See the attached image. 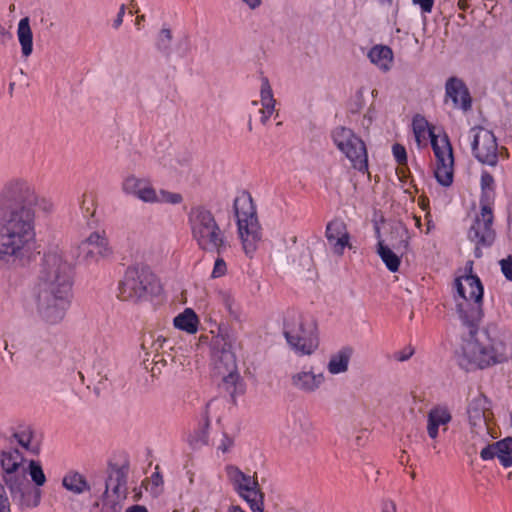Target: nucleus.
<instances>
[{
  "label": "nucleus",
  "instance_id": "obj_1",
  "mask_svg": "<svg viewBox=\"0 0 512 512\" xmlns=\"http://www.w3.org/2000/svg\"><path fill=\"white\" fill-rule=\"evenodd\" d=\"M35 185L14 177L0 190V261L15 263L27 257L36 241L35 210L28 206Z\"/></svg>",
  "mask_w": 512,
  "mask_h": 512
},
{
  "label": "nucleus",
  "instance_id": "obj_2",
  "mask_svg": "<svg viewBox=\"0 0 512 512\" xmlns=\"http://www.w3.org/2000/svg\"><path fill=\"white\" fill-rule=\"evenodd\" d=\"M72 266L59 247L48 249L42 258L31 298L38 319L46 326L60 324L70 307Z\"/></svg>",
  "mask_w": 512,
  "mask_h": 512
},
{
  "label": "nucleus",
  "instance_id": "obj_3",
  "mask_svg": "<svg viewBox=\"0 0 512 512\" xmlns=\"http://www.w3.org/2000/svg\"><path fill=\"white\" fill-rule=\"evenodd\" d=\"M474 326H467L469 334L462 338L455 351L460 368L465 371L485 369L506 362L512 356V346L494 328L478 330Z\"/></svg>",
  "mask_w": 512,
  "mask_h": 512
},
{
  "label": "nucleus",
  "instance_id": "obj_4",
  "mask_svg": "<svg viewBox=\"0 0 512 512\" xmlns=\"http://www.w3.org/2000/svg\"><path fill=\"white\" fill-rule=\"evenodd\" d=\"M62 487L73 495L90 493L94 498V506L101 507L104 512H119L127 496L126 474L121 468H113L104 484L97 487L92 485L86 477L78 471L66 472L61 481Z\"/></svg>",
  "mask_w": 512,
  "mask_h": 512
},
{
  "label": "nucleus",
  "instance_id": "obj_5",
  "mask_svg": "<svg viewBox=\"0 0 512 512\" xmlns=\"http://www.w3.org/2000/svg\"><path fill=\"white\" fill-rule=\"evenodd\" d=\"M27 460L15 448L0 453L1 476L13 501L20 508H34L40 504L41 491L31 487L27 479Z\"/></svg>",
  "mask_w": 512,
  "mask_h": 512
},
{
  "label": "nucleus",
  "instance_id": "obj_6",
  "mask_svg": "<svg viewBox=\"0 0 512 512\" xmlns=\"http://www.w3.org/2000/svg\"><path fill=\"white\" fill-rule=\"evenodd\" d=\"M188 224L191 236L201 250L220 255L230 247L225 232L208 208L201 205L192 207L188 213Z\"/></svg>",
  "mask_w": 512,
  "mask_h": 512
},
{
  "label": "nucleus",
  "instance_id": "obj_7",
  "mask_svg": "<svg viewBox=\"0 0 512 512\" xmlns=\"http://www.w3.org/2000/svg\"><path fill=\"white\" fill-rule=\"evenodd\" d=\"M283 333L290 348L298 355H311L318 349L317 324L301 313L292 311L286 314Z\"/></svg>",
  "mask_w": 512,
  "mask_h": 512
},
{
  "label": "nucleus",
  "instance_id": "obj_8",
  "mask_svg": "<svg viewBox=\"0 0 512 512\" xmlns=\"http://www.w3.org/2000/svg\"><path fill=\"white\" fill-rule=\"evenodd\" d=\"M456 310L466 326L475 325L481 318L483 286L477 276L465 275L455 280Z\"/></svg>",
  "mask_w": 512,
  "mask_h": 512
},
{
  "label": "nucleus",
  "instance_id": "obj_9",
  "mask_svg": "<svg viewBox=\"0 0 512 512\" xmlns=\"http://www.w3.org/2000/svg\"><path fill=\"white\" fill-rule=\"evenodd\" d=\"M233 209L243 250L251 256L261 240V228L250 194L239 193L234 199Z\"/></svg>",
  "mask_w": 512,
  "mask_h": 512
},
{
  "label": "nucleus",
  "instance_id": "obj_10",
  "mask_svg": "<svg viewBox=\"0 0 512 512\" xmlns=\"http://www.w3.org/2000/svg\"><path fill=\"white\" fill-rule=\"evenodd\" d=\"M160 284L156 275L146 266H130L118 284V298L138 302L157 294Z\"/></svg>",
  "mask_w": 512,
  "mask_h": 512
},
{
  "label": "nucleus",
  "instance_id": "obj_11",
  "mask_svg": "<svg viewBox=\"0 0 512 512\" xmlns=\"http://www.w3.org/2000/svg\"><path fill=\"white\" fill-rule=\"evenodd\" d=\"M121 191L126 196L137 199L145 204H170L182 203L183 196L180 193L166 189H157L150 178L140 177L133 173L126 175L121 181Z\"/></svg>",
  "mask_w": 512,
  "mask_h": 512
},
{
  "label": "nucleus",
  "instance_id": "obj_12",
  "mask_svg": "<svg viewBox=\"0 0 512 512\" xmlns=\"http://www.w3.org/2000/svg\"><path fill=\"white\" fill-rule=\"evenodd\" d=\"M331 139L337 149L359 172L368 170V153L364 141L350 128L338 126L331 132Z\"/></svg>",
  "mask_w": 512,
  "mask_h": 512
},
{
  "label": "nucleus",
  "instance_id": "obj_13",
  "mask_svg": "<svg viewBox=\"0 0 512 512\" xmlns=\"http://www.w3.org/2000/svg\"><path fill=\"white\" fill-rule=\"evenodd\" d=\"M473 156L482 164L496 166L504 148H499L494 133L483 127H474L469 131Z\"/></svg>",
  "mask_w": 512,
  "mask_h": 512
},
{
  "label": "nucleus",
  "instance_id": "obj_14",
  "mask_svg": "<svg viewBox=\"0 0 512 512\" xmlns=\"http://www.w3.org/2000/svg\"><path fill=\"white\" fill-rule=\"evenodd\" d=\"M225 471L235 491L247 502L251 511L264 512L263 494L258 487V482L234 465H228Z\"/></svg>",
  "mask_w": 512,
  "mask_h": 512
},
{
  "label": "nucleus",
  "instance_id": "obj_15",
  "mask_svg": "<svg viewBox=\"0 0 512 512\" xmlns=\"http://www.w3.org/2000/svg\"><path fill=\"white\" fill-rule=\"evenodd\" d=\"M432 149L436 158L435 178L440 185L448 187L454 176V156L448 136L443 133L441 138H433Z\"/></svg>",
  "mask_w": 512,
  "mask_h": 512
},
{
  "label": "nucleus",
  "instance_id": "obj_16",
  "mask_svg": "<svg viewBox=\"0 0 512 512\" xmlns=\"http://www.w3.org/2000/svg\"><path fill=\"white\" fill-rule=\"evenodd\" d=\"M326 382L324 372L314 366L303 367L294 372L290 377L291 386L304 394H314L319 391Z\"/></svg>",
  "mask_w": 512,
  "mask_h": 512
},
{
  "label": "nucleus",
  "instance_id": "obj_17",
  "mask_svg": "<svg viewBox=\"0 0 512 512\" xmlns=\"http://www.w3.org/2000/svg\"><path fill=\"white\" fill-rule=\"evenodd\" d=\"M492 223V208L489 203H483L480 214L476 217L474 224L468 232L469 239L477 245H490L494 240Z\"/></svg>",
  "mask_w": 512,
  "mask_h": 512
},
{
  "label": "nucleus",
  "instance_id": "obj_18",
  "mask_svg": "<svg viewBox=\"0 0 512 512\" xmlns=\"http://www.w3.org/2000/svg\"><path fill=\"white\" fill-rule=\"evenodd\" d=\"M326 238L330 248L336 255H343L346 247H350V235L342 220H333L326 227Z\"/></svg>",
  "mask_w": 512,
  "mask_h": 512
},
{
  "label": "nucleus",
  "instance_id": "obj_19",
  "mask_svg": "<svg viewBox=\"0 0 512 512\" xmlns=\"http://www.w3.org/2000/svg\"><path fill=\"white\" fill-rule=\"evenodd\" d=\"M452 420L450 409L445 405H436L427 413L426 430L428 436L432 440H436L439 436L440 429L447 430L448 424Z\"/></svg>",
  "mask_w": 512,
  "mask_h": 512
},
{
  "label": "nucleus",
  "instance_id": "obj_20",
  "mask_svg": "<svg viewBox=\"0 0 512 512\" xmlns=\"http://www.w3.org/2000/svg\"><path fill=\"white\" fill-rule=\"evenodd\" d=\"M446 97L453 103L454 108L464 112L471 108L470 93L464 82L458 78H450L445 86Z\"/></svg>",
  "mask_w": 512,
  "mask_h": 512
},
{
  "label": "nucleus",
  "instance_id": "obj_21",
  "mask_svg": "<svg viewBox=\"0 0 512 512\" xmlns=\"http://www.w3.org/2000/svg\"><path fill=\"white\" fill-rule=\"evenodd\" d=\"M260 100L253 101V105L260 104L262 107L259 110L260 113V122L263 125H266L270 119V117L276 111L277 101L274 97V93L272 87L270 85L269 80L266 77L261 78V84L259 89Z\"/></svg>",
  "mask_w": 512,
  "mask_h": 512
},
{
  "label": "nucleus",
  "instance_id": "obj_22",
  "mask_svg": "<svg viewBox=\"0 0 512 512\" xmlns=\"http://www.w3.org/2000/svg\"><path fill=\"white\" fill-rule=\"evenodd\" d=\"M12 437L27 452L33 455L40 452L41 439L30 425L18 426Z\"/></svg>",
  "mask_w": 512,
  "mask_h": 512
},
{
  "label": "nucleus",
  "instance_id": "obj_23",
  "mask_svg": "<svg viewBox=\"0 0 512 512\" xmlns=\"http://www.w3.org/2000/svg\"><path fill=\"white\" fill-rule=\"evenodd\" d=\"M222 358L225 362V371H222V367L217 365V370L220 375H222V383L224 388L231 394L235 393L237 390V384L239 382L240 376L236 369V361L235 357L230 352H223Z\"/></svg>",
  "mask_w": 512,
  "mask_h": 512
},
{
  "label": "nucleus",
  "instance_id": "obj_24",
  "mask_svg": "<svg viewBox=\"0 0 512 512\" xmlns=\"http://www.w3.org/2000/svg\"><path fill=\"white\" fill-rule=\"evenodd\" d=\"M353 352L352 347L344 346L332 353L326 364L328 373L334 376L348 372Z\"/></svg>",
  "mask_w": 512,
  "mask_h": 512
},
{
  "label": "nucleus",
  "instance_id": "obj_25",
  "mask_svg": "<svg viewBox=\"0 0 512 512\" xmlns=\"http://www.w3.org/2000/svg\"><path fill=\"white\" fill-rule=\"evenodd\" d=\"M370 62L382 72L391 70L394 61L392 49L386 45H374L367 54Z\"/></svg>",
  "mask_w": 512,
  "mask_h": 512
},
{
  "label": "nucleus",
  "instance_id": "obj_26",
  "mask_svg": "<svg viewBox=\"0 0 512 512\" xmlns=\"http://www.w3.org/2000/svg\"><path fill=\"white\" fill-rule=\"evenodd\" d=\"M493 439L488 423L470 425V433L467 437V453H475Z\"/></svg>",
  "mask_w": 512,
  "mask_h": 512
},
{
  "label": "nucleus",
  "instance_id": "obj_27",
  "mask_svg": "<svg viewBox=\"0 0 512 512\" xmlns=\"http://www.w3.org/2000/svg\"><path fill=\"white\" fill-rule=\"evenodd\" d=\"M489 401L483 395H478L471 400L468 406V417L470 425L488 423Z\"/></svg>",
  "mask_w": 512,
  "mask_h": 512
},
{
  "label": "nucleus",
  "instance_id": "obj_28",
  "mask_svg": "<svg viewBox=\"0 0 512 512\" xmlns=\"http://www.w3.org/2000/svg\"><path fill=\"white\" fill-rule=\"evenodd\" d=\"M16 34L21 48L22 57H30L33 53V32L30 26L29 17H24L19 20Z\"/></svg>",
  "mask_w": 512,
  "mask_h": 512
},
{
  "label": "nucleus",
  "instance_id": "obj_29",
  "mask_svg": "<svg viewBox=\"0 0 512 512\" xmlns=\"http://www.w3.org/2000/svg\"><path fill=\"white\" fill-rule=\"evenodd\" d=\"M173 324L181 331L195 334L198 331L199 318L193 309L186 308L173 319Z\"/></svg>",
  "mask_w": 512,
  "mask_h": 512
},
{
  "label": "nucleus",
  "instance_id": "obj_30",
  "mask_svg": "<svg viewBox=\"0 0 512 512\" xmlns=\"http://www.w3.org/2000/svg\"><path fill=\"white\" fill-rule=\"evenodd\" d=\"M82 245H90L96 249V253L101 258H108L113 254L105 232L94 231L83 242Z\"/></svg>",
  "mask_w": 512,
  "mask_h": 512
},
{
  "label": "nucleus",
  "instance_id": "obj_31",
  "mask_svg": "<svg viewBox=\"0 0 512 512\" xmlns=\"http://www.w3.org/2000/svg\"><path fill=\"white\" fill-rule=\"evenodd\" d=\"M379 234V230L377 229ZM377 254L390 272H397L401 264L400 256L384 243L378 235Z\"/></svg>",
  "mask_w": 512,
  "mask_h": 512
},
{
  "label": "nucleus",
  "instance_id": "obj_32",
  "mask_svg": "<svg viewBox=\"0 0 512 512\" xmlns=\"http://www.w3.org/2000/svg\"><path fill=\"white\" fill-rule=\"evenodd\" d=\"M412 126L415 141L418 147L426 145L429 138L432 142L433 138H441L443 136V134L436 135L430 129L428 122L424 118H414Z\"/></svg>",
  "mask_w": 512,
  "mask_h": 512
},
{
  "label": "nucleus",
  "instance_id": "obj_33",
  "mask_svg": "<svg viewBox=\"0 0 512 512\" xmlns=\"http://www.w3.org/2000/svg\"><path fill=\"white\" fill-rule=\"evenodd\" d=\"M28 206L35 210V214L39 213L45 217L52 215L56 210L53 199L49 196L39 194L37 190H35L34 196L30 199Z\"/></svg>",
  "mask_w": 512,
  "mask_h": 512
},
{
  "label": "nucleus",
  "instance_id": "obj_34",
  "mask_svg": "<svg viewBox=\"0 0 512 512\" xmlns=\"http://www.w3.org/2000/svg\"><path fill=\"white\" fill-rule=\"evenodd\" d=\"M218 301L226 308L227 312L234 319H239L242 315L241 305L236 300L234 294L228 289H221L217 293Z\"/></svg>",
  "mask_w": 512,
  "mask_h": 512
},
{
  "label": "nucleus",
  "instance_id": "obj_35",
  "mask_svg": "<svg viewBox=\"0 0 512 512\" xmlns=\"http://www.w3.org/2000/svg\"><path fill=\"white\" fill-rule=\"evenodd\" d=\"M27 473H29L32 482L37 486L41 487L46 483V476L43 471L42 465L39 461L30 460L26 463Z\"/></svg>",
  "mask_w": 512,
  "mask_h": 512
},
{
  "label": "nucleus",
  "instance_id": "obj_36",
  "mask_svg": "<svg viewBox=\"0 0 512 512\" xmlns=\"http://www.w3.org/2000/svg\"><path fill=\"white\" fill-rule=\"evenodd\" d=\"M392 234L399 239L396 243L392 244L394 249L397 251L407 250L410 240V234L407 228L402 225H396L393 228Z\"/></svg>",
  "mask_w": 512,
  "mask_h": 512
},
{
  "label": "nucleus",
  "instance_id": "obj_37",
  "mask_svg": "<svg viewBox=\"0 0 512 512\" xmlns=\"http://www.w3.org/2000/svg\"><path fill=\"white\" fill-rule=\"evenodd\" d=\"M480 185H481L482 194H483L482 199H481V205H482L483 203H488V200L494 190L493 176L489 172L483 171L481 174Z\"/></svg>",
  "mask_w": 512,
  "mask_h": 512
},
{
  "label": "nucleus",
  "instance_id": "obj_38",
  "mask_svg": "<svg viewBox=\"0 0 512 512\" xmlns=\"http://www.w3.org/2000/svg\"><path fill=\"white\" fill-rule=\"evenodd\" d=\"M187 441L189 445L198 449L208 443V431L206 427L199 428L195 430L193 433L189 434Z\"/></svg>",
  "mask_w": 512,
  "mask_h": 512
},
{
  "label": "nucleus",
  "instance_id": "obj_39",
  "mask_svg": "<svg viewBox=\"0 0 512 512\" xmlns=\"http://www.w3.org/2000/svg\"><path fill=\"white\" fill-rule=\"evenodd\" d=\"M171 42H172V31L167 27H163L157 35V39H156L157 49L163 53H168L170 51Z\"/></svg>",
  "mask_w": 512,
  "mask_h": 512
},
{
  "label": "nucleus",
  "instance_id": "obj_40",
  "mask_svg": "<svg viewBox=\"0 0 512 512\" xmlns=\"http://www.w3.org/2000/svg\"><path fill=\"white\" fill-rule=\"evenodd\" d=\"M164 480L159 471H155L151 474L147 485L146 490L149 491L154 497L160 495L163 490Z\"/></svg>",
  "mask_w": 512,
  "mask_h": 512
},
{
  "label": "nucleus",
  "instance_id": "obj_41",
  "mask_svg": "<svg viewBox=\"0 0 512 512\" xmlns=\"http://www.w3.org/2000/svg\"><path fill=\"white\" fill-rule=\"evenodd\" d=\"M165 342V338L161 336L155 337L154 335H149V337H145L142 342V349L149 350L151 349L153 352H157L160 348H162Z\"/></svg>",
  "mask_w": 512,
  "mask_h": 512
},
{
  "label": "nucleus",
  "instance_id": "obj_42",
  "mask_svg": "<svg viewBox=\"0 0 512 512\" xmlns=\"http://www.w3.org/2000/svg\"><path fill=\"white\" fill-rule=\"evenodd\" d=\"M498 455L499 452L498 449L496 448V443L491 444L490 442H488L486 445L481 447L480 457L484 461L492 460L495 457H498Z\"/></svg>",
  "mask_w": 512,
  "mask_h": 512
},
{
  "label": "nucleus",
  "instance_id": "obj_43",
  "mask_svg": "<svg viewBox=\"0 0 512 512\" xmlns=\"http://www.w3.org/2000/svg\"><path fill=\"white\" fill-rule=\"evenodd\" d=\"M392 153H393V156H394L396 162L399 165L406 164V162H407V153H406V149H405V147L403 145H401V144H394L392 146Z\"/></svg>",
  "mask_w": 512,
  "mask_h": 512
},
{
  "label": "nucleus",
  "instance_id": "obj_44",
  "mask_svg": "<svg viewBox=\"0 0 512 512\" xmlns=\"http://www.w3.org/2000/svg\"><path fill=\"white\" fill-rule=\"evenodd\" d=\"M227 272V265H226V262L218 257L216 260H215V263H214V267H213V270H212V273H211V277L212 278H220L222 276H224Z\"/></svg>",
  "mask_w": 512,
  "mask_h": 512
},
{
  "label": "nucleus",
  "instance_id": "obj_45",
  "mask_svg": "<svg viewBox=\"0 0 512 512\" xmlns=\"http://www.w3.org/2000/svg\"><path fill=\"white\" fill-rule=\"evenodd\" d=\"M0 512H11V502L4 486L0 483Z\"/></svg>",
  "mask_w": 512,
  "mask_h": 512
},
{
  "label": "nucleus",
  "instance_id": "obj_46",
  "mask_svg": "<svg viewBox=\"0 0 512 512\" xmlns=\"http://www.w3.org/2000/svg\"><path fill=\"white\" fill-rule=\"evenodd\" d=\"M414 354V348L412 346H406L404 349L395 352L394 359L399 362L409 360Z\"/></svg>",
  "mask_w": 512,
  "mask_h": 512
},
{
  "label": "nucleus",
  "instance_id": "obj_47",
  "mask_svg": "<svg viewBox=\"0 0 512 512\" xmlns=\"http://www.w3.org/2000/svg\"><path fill=\"white\" fill-rule=\"evenodd\" d=\"M496 448L499 454L512 453V438L508 437L496 442Z\"/></svg>",
  "mask_w": 512,
  "mask_h": 512
},
{
  "label": "nucleus",
  "instance_id": "obj_48",
  "mask_svg": "<svg viewBox=\"0 0 512 512\" xmlns=\"http://www.w3.org/2000/svg\"><path fill=\"white\" fill-rule=\"evenodd\" d=\"M234 445V440L227 434H224L220 440V443L218 444V450H220L222 453H227L230 451V449Z\"/></svg>",
  "mask_w": 512,
  "mask_h": 512
},
{
  "label": "nucleus",
  "instance_id": "obj_49",
  "mask_svg": "<svg viewBox=\"0 0 512 512\" xmlns=\"http://www.w3.org/2000/svg\"><path fill=\"white\" fill-rule=\"evenodd\" d=\"M414 5L419 6L423 14H429L432 12L434 0H412Z\"/></svg>",
  "mask_w": 512,
  "mask_h": 512
},
{
  "label": "nucleus",
  "instance_id": "obj_50",
  "mask_svg": "<svg viewBox=\"0 0 512 512\" xmlns=\"http://www.w3.org/2000/svg\"><path fill=\"white\" fill-rule=\"evenodd\" d=\"M501 270L505 277L509 280H512V258L504 259L500 262Z\"/></svg>",
  "mask_w": 512,
  "mask_h": 512
},
{
  "label": "nucleus",
  "instance_id": "obj_51",
  "mask_svg": "<svg viewBox=\"0 0 512 512\" xmlns=\"http://www.w3.org/2000/svg\"><path fill=\"white\" fill-rule=\"evenodd\" d=\"M12 39V33L0 24V46L6 45Z\"/></svg>",
  "mask_w": 512,
  "mask_h": 512
},
{
  "label": "nucleus",
  "instance_id": "obj_52",
  "mask_svg": "<svg viewBox=\"0 0 512 512\" xmlns=\"http://www.w3.org/2000/svg\"><path fill=\"white\" fill-rule=\"evenodd\" d=\"M512 453H503V454H499L498 455V459H499V462L501 463V465L505 468H508V467H511L512 466V456H511Z\"/></svg>",
  "mask_w": 512,
  "mask_h": 512
},
{
  "label": "nucleus",
  "instance_id": "obj_53",
  "mask_svg": "<svg viewBox=\"0 0 512 512\" xmlns=\"http://www.w3.org/2000/svg\"><path fill=\"white\" fill-rule=\"evenodd\" d=\"M249 9L256 10L262 5V0H241Z\"/></svg>",
  "mask_w": 512,
  "mask_h": 512
},
{
  "label": "nucleus",
  "instance_id": "obj_54",
  "mask_svg": "<svg viewBox=\"0 0 512 512\" xmlns=\"http://www.w3.org/2000/svg\"><path fill=\"white\" fill-rule=\"evenodd\" d=\"M382 512H396V505L392 501H385L382 506Z\"/></svg>",
  "mask_w": 512,
  "mask_h": 512
},
{
  "label": "nucleus",
  "instance_id": "obj_55",
  "mask_svg": "<svg viewBox=\"0 0 512 512\" xmlns=\"http://www.w3.org/2000/svg\"><path fill=\"white\" fill-rule=\"evenodd\" d=\"M125 512H148L147 508L142 505H133L127 508Z\"/></svg>",
  "mask_w": 512,
  "mask_h": 512
},
{
  "label": "nucleus",
  "instance_id": "obj_56",
  "mask_svg": "<svg viewBox=\"0 0 512 512\" xmlns=\"http://www.w3.org/2000/svg\"><path fill=\"white\" fill-rule=\"evenodd\" d=\"M123 15H124V7L122 6L119 13H118V16H117V19L115 20L114 22V26L117 28L119 27L121 24H122V21H123Z\"/></svg>",
  "mask_w": 512,
  "mask_h": 512
},
{
  "label": "nucleus",
  "instance_id": "obj_57",
  "mask_svg": "<svg viewBox=\"0 0 512 512\" xmlns=\"http://www.w3.org/2000/svg\"><path fill=\"white\" fill-rule=\"evenodd\" d=\"M228 512H246L240 506H232L229 508Z\"/></svg>",
  "mask_w": 512,
  "mask_h": 512
},
{
  "label": "nucleus",
  "instance_id": "obj_58",
  "mask_svg": "<svg viewBox=\"0 0 512 512\" xmlns=\"http://www.w3.org/2000/svg\"><path fill=\"white\" fill-rule=\"evenodd\" d=\"M458 6H459L460 9L464 10L465 7H466L465 0H459Z\"/></svg>",
  "mask_w": 512,
  "mask_h": 512
}]
</instances>
